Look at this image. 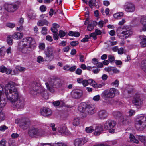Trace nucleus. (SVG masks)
Here are the masks:
<instances>
[{
    "label": "nucleus",
    "instance_id": "28",
    "mask_svg": "<svg viewBox=\"0 0 146 146\" xmlns=\"http://www.w3.org/2000/svg\"><path fill=\"white\" fill-rule=\"evenodd\" d=\"M48 22L47 20L43 19L39 20L37 24L38 26H42L44 25H48Z\"/></svg>",
    "mask_w": 146,
    "mask_h": 146
},
{
    "label": "nucleus",
    "instance_id": "56",
    "mask_svg": "<svg viewBox=\"0 0 146 146\" xmlns=\"http://www.w3.org/2000/svg\"><path fill=\"white\" fill-rule=\"evenodd\" d=\"M8 143L9 146H16L15 142L11 139L9 141Z\"/></svg>",
    "mask_w": 146,
    "mask_h": 146
},
{
    "label": "nucleus",
    "instance_id": "1",
    "mask_svg": "<svg viewBox=\"0 0 146 146\" xmlns=\"http://www.w3.org/2000/svg\"><path fill=\"white\" fill-rule=\"evenodd\" d=\"M19 85L11 82L5 85V94L7 100L11 102V106L17 109L23 108L25 101L23 97L20 95L17 89L15 87Z\"/></svg>",
    "mask_w": 146,
    "mask_h": 146
},
{
    "label": "nucleus",
    "instance_id": "54",
    "mask_svg": "<svg viewBox=\"0 0 146 146\" xmlns=\"http://www.w3.org/2000/svg\"><path fill=\"white\" fill-rule=\"evenodd\" d=\"M40 9L41 12H44L46 10V7L45 6L42 5L40 7Z\"/></svg>",
    "mask_w": 146,
    "mask_h": 146
},
{
    "label": "nucleus",
    "instance_id": "5",
    "mask_svg": "<svg viewBox=\"0 0 146 146\" xmlns=\"http://www.w3.org/2000/svg\"><path fill=\"white\" fill-rule=\"evenodd\" d=\"M135 125L137 130L143 131L146 127V117L143 115L138 116L135 120Z\"/></svg>",
    "mask_w": 146,
    "mask_h": 146
},
{
    "label": "nucleus",
    "instance_id": "14",
    "mask_svg": "<svg viewBox=\"0 0 146 146\" xmlns=\"http://www.w3.org/2000/svg\"><path fill=\"white\" fill-rule=\"evenodd\" d=\"M54 51V48L50 47H48L45 50V54L46 55V61H48L51 59V57L54 56L53 52Z\"/></svg>",
    "mask_w": 146,
    "mask_h": 146
},
{
    "label": "nucleus",
    "instance_id": "6",
    "mask_svg": "<svg viewBox=\"0 0 146 146\" xmlns=\"http://www.w3.org/2000/svg\"><path fill=\"white\" fill-rule=\"evenodd\" d=\"M28 133L29 136L32 137H41L45 133V131L42 129L35 127L29 128L28 130Z\"/></svg>",
    "mask_w": 146,
    "mask_h": 146
},
{
    "label": "nucleus",
    "instance_id": "49",
    "mask_svg": "<svg viewBox=\"0 0 146 146\" xmlns=\"http://www.w3.org/2000/svg\"><path fill=\"white\" fill-rule=\"evenodd\" d=\"M139 38L140 39V42L146 41V36L144 35H141L140 36Z\"/></svg>",
    "mask_w": 146,
    "mask_h": 146
},
{
    "label": "nucleus",
    "instance_id": "59",
    "mask_svg": "<svg viewBox=\"0 0 146 146\" xmlns=\"http://www.w3.org/2000/svg\"><path fill=\"white\" fill-rule=\"evenodd\" d=\"M43 58L40 56H39L37 58V61L38 63L42 62L43 61Z\"/></svg>",
    "mask_w": 146,
    "mask_h": 146
},
{
    "label": "nucleus",
    "instance_id": "63",
    "mask_svg": "<svg viewBox=\"0 0 146 146\" xmlns=\"http://www.w3.org/2000/svg\"><path fill=\"white\" fill-rule=\"evenodd\" d=\"M28 16L31 19H33L35 18L36 15L34 13H32L28 15Z\"/></svg>",
    "mask_w": 146,
    "mask_h": 146
},
{
    "label": "nucleus",
    "instance_id": "36",
    "mask_svg": "<svg viewBox=\"0 0 146 146\" xmlns=\"http://www.w3.org/2000/svg\"><path fill=\"white\" fill-rule=\"evenodd\" d=\"M80 120L79 118L76 117L74 118L73 122V125L75 126H78L79 124Z\"/></svg>",
    "mask_w": 146,
    "mask_h": 146
},
{
    "label": "nucleus",
    "instance_id": "52",
    "mask_svg": "<svg viewBox=\"0 0 146 146\" xmlns=\"http://www.w3.org/2000/svg\"><path fill=\"white\" fill-rule=\"evenodd\" d=\"M94 25L92 24H89L87 26L88 30L89 31L92 30L94 29Z\"/></svg>",
    "mask_w": 146,
    "mask_h": 146
},
{
    "label": "nucleus",
    "instance_id": "44",
    "mask_svg": "<svg viewBox=\"0 0 146 146\" xmlns=\"http://www.w3.org/2000/svg\"><path fill=\"white\" fill-rule=\"evenodd\" d=\"M16 69L17 70L20 72H23L25 70V69L24 67H22L19 66H18L16 67Z\"/></svg>",
    "mask_w": 146,
    "mask_h": 146
},
{
    "label": "nucleus",
    "instance_id": "39",
    "mask_svg": "<svg viewBox=\"0 0 146 146\" xmlns=\"http://www.w3.org/2000/svg\"><path fill=\"white\" fill-rule=\"evenodd\" d=\"M5 118V115L4 113L0 112V122L4 121Z\"/></svg>",
    "mask_w": 146,
    "mask_h": 146
},
{
    "label": "nucleus",
    "instance_id": "34",
    "mask_svg": "<svg viewBox=\"0 0 146 146\" xmlns=\"http://www.w3.org/2000/svg\"><path fill=\"white\" fill-rule=\"evenodd\" d=\"M68 35L70 36H74L76 37H78L80 35V33L78 32L70 31L69 32Z\"/></svg>",
    "mask_w": 146,
    "mask_h": 146
},
{
    "label": "nucleus",
    "instance_id": "47",
    "mask_svg": "<svg viewBox=\"0 0 146 146\" xmlns=\"http://www.w3.org/2000/svg\"><path fill=\"white\" fill-rule=\"evenodd\" d=\"M79 42L77 41H72L70 42V44L72 46H75L78 44Z\"/></svg>",
    "mask_w": 146,
    "mask_h": 146
},
{
    "label": "nucleus",
    "instance_id": "32",
    "mask_svg": "<svg viewBox=\"0 0 146 146\" xmlns=\"http://www.w3.org/2000/svg\"><path fill=\"white\" fill-rule=\"evenodd\" d=\"M91 85L94 88H101L102 86V84H97L93 79Z\"/></svg>",
    "mask_w": 146,
    "mask_h": 146
},
{
    "label": "nucleus",
    "instance_id": "17",
    "mask_svg": "<svg viewBox=\"0 0 146 146\" xmlns=\"http://www.w3.org/2000/svg\"><path fill=\"white\" fill-rule=\"evenodd\" d=\"M132 103L134 105L140 106L143 103V100L140 98L139 94H136L134 96L132 100Z\"/></svg>",
    "mask_w": 146,
    "mask_h": 146
},
{
    "label": "nucleus",
    "instance_id": "31",
    "mask_svg": "<svg viewBox=\"0 0 146 146\" xmlns=\"http://www.w3.org/2000/svg\"><path fill=\"white\" fill-rule=\"evenodd\" d=\"M13 38L14 39H20L22 38L21 34L19 32L15 33L12 36Z\"/></svg>",
    "mask_w": 146,
    "mask_h": 146
},
{
    "label": "nucleus",
    "instance_id": "58",
    "mask_svg": "<svg viewBox=\"0 0 146 146\" xmlns=\"http://www.w3.org/2000/svg\"><path fill=\"white\" fill-rule=\"evenodd\" d=\"M7 26L9 27L13 28L15 27V24L13 23H8L6 24Z\"/></svg>",
    "mask_w": 146,
    "mask_h": 146
},
{
    "label": "nucleus",
    "instance_id": "13",
    "mask_svg": "<svg viewBox=\"0 0 146 146\" xmlns=\"http://www.w3.org/2000/svg\"><path fill=\"white\" fill-rule=\"evenodd\" d=\"M82 95V91L80 90H73L70 93L71 97L74 99H80Z\"/></svg>",
    "mask_w": 146,
    "mask_h": 146
},
{
    "label": "nucleus",
    "instance_id": "30",
    "mask_svg": "<svg viewBox=\"0 0 146 146\" xmlns=\"http://www.w3.org/2000/svg\"><path fill=\"white\" fill-rule=\"evenodd\" d=\"M129 139L130 141L133 143L138 144L139 143V141L135 138V137L132 134H130Z\"/></svg>",
    "mask_w": 146,
    "mask_h": 146
},
{
    "label": "nucleus",
    "instance_id": "11",
    "mask_svg": "<svg viewBox=\"0 0 146 146\" xmlns=\"http://www.w3.org/2000/svg\"><path fill=\"white\" fill-rule=\"evenodd\" d=\"M22 46H26L29 45L32 46L34 45V46L36 45V42L34 39L31 37H28L23 38L21 40Z\"/></svg>",
    "mask_w": 146,
    "mask_h": 146
},
{
    "label": "nucleus",
    "instance_id": "7",
    "mask_svg": "<svg viewBox=\"0 0 146 146\" xmlns=\"http://www.w3.org/2000/svg\"><path fill=\"white\" fill-rule=\"evenodd\" d=\"M123 30L122 31L120 34L118 32L119 29L117 31V35L121 39H125L131 36L133 34V32L131 31L130 28L127 27H126L125 29H123Z\"/></svg>",
    "mask_w": 146,
    "mask_h": 146
},
{
    "label": "nucleus",
    "instance_id": "48",
    "mask_svg": "<svg viewBox=\"0 0 146 146\" xmlns=\"http://www.w3.org/2000/svg\"><path fill=\"white\" fill-rule=\"evenodd\" d=\"M119 84V81L116 80L114 82H113L111 83V85L113 86H115V87H117Z\"/></svg>",
    "mask_w": 146,
    "mask_h": 146
},
{
    "label": "nucleus",
    "instance_id": "62",
    "mask_svg": "<svg viewBox=\"0 0 146 146\" xmlns=\"http://www.w3.org/2000/svg\"><path fill=\"white\" fill-rule=\"evenodd\" d=\"M91 37H92L94 39H97L96 35L95 32L92 33L90 34Z\"/></svg>",
    "mask_w": 146,
    "mask_h": 146
},
{
    "label": "nucleus",
    "instance_id": "42",
    "mask_svg": "<svg viewBox=\"0 0 146 146\" xmlns=\"http://www.w3.org/2000/svg\"><path fill=\"white\" fill-rule=\"evenodd\" d=\"M66 33L65 32L63 31L60 30L59 31V36L60 38L64 37L66 35Z\"/></svg>",
    "mask_w": 146,
    "mask_h": 146
},
{
    "label": "nucleus",
    "instance_id": "51",
    "mask_svg": "<svg viewBox=\"0 0 146 146\" xmlns=\"http://www.w3.org/2000/svg\"><path fill=\"white\" fill-rule=\"evenodd\" d=\"M8 127L5 125H3L0 127V130L1 131H3L7 129Z\"/></svg>",
    "mask_w": 146,
    "mask_h": 146
},
{
    "label": "nucleus",
    "instance_id": "53",
    "mask_svg": "<svg viewBox=\"0 0 146 146\" xmlns=\"http://www.w3.org/2000/svg\"><path fill=\"white\" fill-rule=\"evenodd\" d=\"M47 30L46 28L45 27H42V33L44 35H45L47 34Z\"/></svg>",
    "mask_w": 146,
    "mask_h": 146
},
{
    "label": "nucleus",
    "instance_id": "43",
    "mask_svg": "<svg viewBox=\"0 0 146 146\" xmlns=\"http://www.w3.org/2000/svg\"><path fill=\"white\" fill-rule=\"evenodd\" d=\"M7 43L9 45H12V40L11 36H9L7 37Z\"/></svg>",
    "mask_w": 146,
    "mask_h": 146
},
{
    "label": "nucleus",
    "instance_id": "12",
    "mask_svg": "<svg viewBox=\"0 0 146 146\" xmlns=\"http://www.w3.org/2000/svg\"><path fill=\"white\" fill-rule=\"evenodd\" d=\"M30 122L27 118H23L21 119V122L19 125L20 127L24 130L26 129L30 126Z\"/></svg>",
    "mask_w": 146,
    "mask_h": 146
},
{
    "label": "nucleus",
    "instance_id": "3",
    "mask_svg": "<svg viewBox=\"0 0 146 146\" xmlns=\"http://www.w3.org/2000/svg\"><path fill=\"white\" fill-rule=\"evenodd\" d=\"M47 90L50 92L54 93L56 89L61 87L62 85L61 80L57 77L51 78L48 82L45 83Z\"/></svg>",
    "mask_w": 146,
    "mask_h": 146
},
{
    "label": "nucleus",
    "instance_id": "2",
    "mask_svg": "<svg viewBox=\"0 0 146 146\" xmlns=\"http://www.w3.org/2000/svg\"><path fill=\"white\" fill-rule=\"evenodd\" d=\"M78 109V111L82 112L81 115L83 118L86 117L88 115H93L96 111V109L94 105H87L85 102L81 103Z\"/></svg>",
    "mask_w": 146,
    "mask_h": 146
},
{
    "label": "nucleus",
    "instance_id": "40",
    "mask_svg": "<svg viewBox=\"0 0 146 146\" xmlns=\"http://www.w3.org/2000/svg\"><path fill=\"white\" fill-rule=\"evenodd\" d=\"M108 59L111 63H113L114 61L115 57L114 56L110 55L108 56Z\"/></svg>",
    "mask_w": 146,
    "mask_h": 146
},
{
    "label": "nucleus",
    "instance_id": "26",
    "mask_svg": "<svg viewBox=\"0 0 146 146\" xmlns=\"http://www.w3.org/2000/svg\"><path fill=\"white\" fill-rule=\"evenodd\" d=\"M3 88L1 85H0V107H4L5 105V103L3 100H1V98L3 94Z\"/></svg>",
    "mask_w": 146,
    "mask_h": 146
},
{
    "label": "nucleus",
    "instance_id": "19",
    "mask_svg": "<svg viewBox=\"0 0 146 146\" xmlns=\"http://www.w3.org/2000/svg\"><path fill=\"white\" fill-rule=\"evenodd\" d=\"M97 115L99 118L102 119L106 118L108 115L106 111L105 110H100L97 113Z\"/></svg>",
    "mask_w": 146,
    "mask_h": 146
},
{
    "label": "nucleus",
    "instance_id": "33",
    "mask_svg": "<svg viewBox=\"0 0 146 146\" xmlns=\"http://www.w3.org/2000/svg\"><path fill=\"white\" fill-rule=\"evenodd\" d=\"M42 146H52L48 143H44L42 144ZM53 146H67L66 144L62 143H55L53 144Z\"/></svg>",
    "mask_w": 146,
    "mask_h": 146
},
{
    "label": "nucleus",
    "instance_id": "25",
    "mask_svg": "<svg viewBox=\"0 0 146 146\" xmlns=\"http://www.w3.org/2000/svg\"><path fill=\"white\" fill-rule=\"evenodd\" d=\"M140 22L143 25L142 31H146V16H141Z\"/></svg>",
    "mask_w": 146,
    "mask_h": 146
},
{
    "label": "nucleus",
    "instance_id": "46",
    "mask_svg": "<svg viewBox=\"0 0 146 146\" xmlns=\"http://www.w3.org/2000/svg\"><path fill=\"white\" fill-rule=\"evenodd\" d=\"M80 60L81 62H84V59H86L84 56L82 55L81 53L79 54Z\"/></svg>",
    "mask_w": 146,
    "mask_h": 146
},
{
    "label": "nucleus",
    "instance_id": "60",
    "mask_svg": "<svg viewBox=\"0 0 146 146\" xmlns=\"http://www.w3.org/2000/svg\"><path fill=\"white\" fill-rule=\"evenodd\" d=\"M99 1L98 0H94V5L97 8H98L99 7Z\"/></svg>",
    "mask_w": 146,
    "mask_h": 146
},
{
    "label": "nucleus",
    "instance_id": "10",
    "mask_svg": "<svg viewBox=\"0 0 146 146\" xmlns=\"http://www.w3.org/2000/svg\"><path fill=\"white\" fill-rule=\"evenodd\" d=\"M115 92L116 89L114 88H110L109 90H106L103 92L102 96L105 100L109 98H113L115 96Z\"/></svg>",
    "mask_w": 146,
    "mask_h": 146
},
{
    "label": "nucleus",
    "instance_id": "9",
    "mask_svg": "<svg viewBox=\"0 0 146 146\" xmlns=\"http://www.w3.org/2000/svg\"><path fill=\"white\" fill-rule=\"evenodd\" d=\"M19 5L20 3L19 1H17L14 4H9L6 3L4 4V7L8 12H13L19 8Z\"/></svg>",
    "mask_w": 146,
    "mask_h": 146
},
{
    "label": "nucleus",
    "instance_id": "50",
    "mask_svg": "<svg viewBox=\"0 0 146 146\" xmlns=\"http://www.w3.org/2000/svg\"><path fill=\"white\" fill-rule=\"evenodd\" d=\"M39 48L40 49L43 50L45 48V44L44 43H41L39 44Z\"/></svg>",
    "mask_w": 146,
    "mask_h": 146
},
{
    "label": "nucleus",
    "instance_id": "15",
    "mask_svg": "<svg viewBox=\"0 0 146 146\" xmlns=\"http://www.w3.org/2000/svg\"><path fill=\"white\" fill-rule=\"evenodd\" d=\"M124 9L127 12H133L135 10L134 4L130 2H126L124 6Z\"/></svg>",
    "mask_w": 146,
    "mask_h": 146
},
{
    "label": "nucleus",
    "instance_id": "45",
    "mask_svg": "<svg viewBox=\"0 0 146 146\" xmlns=\"http://www.w3.org/2000/svg\"><path fill=\"white\" fill-rule=\"evenodd\" d=\"M6 141L5 139H2L0 141V146H6Z\"/></svg>",
    "mask_w": 146,
    "mask_h": 146
},
{
    "label": "nucleus",
    "instance_id": "8",
    "mask_svg": "<svg viewBox=\"0 0 146 146\" xmlns=\"http://www.w3.org/2000/svg\"><path fill=\"white\" fill-rule=\"evenodd\" d=\"M116 125V123L114 120L108 119L105 123L104 128L105 129L108 130L110 133H113L115 132V129L113 128Z\"/></svg>",
    "mask_w": 146,
    "mask_h": 146
},
{
    "label": "nucleus",
    "instance_id": "16",
    "mask_svg": "<svg viewBox=\"0 0 146 146\" xmlns=\"http://www.w3.org/2000/svg\"><path fill=\"white\" fill-rule=\"evenodd\" d=\"M32 46L26 45V46L19 45L18 49L22 53L26 54L30 53L31 50V47Z\"/></svg>",
    "mask_w": 146,
    "mask_h": 146
},
{
    "label": "nucleus",
    "instance_id": "27",
    "mask_svg": "<svg viewBox=\"0 0 146 146\" xmlns=\"http://www.w3.org/2000/svg\"><path fill=\"white\" fill-rule=\"evenodd\" d=\"M113 116L116 119H119L120 117L123 116V114L119 111H114L113 113Z\"/></svg>",
    "mask_w": 146,
    "mask_h": 146
},
{
    "label": "nucleus",
    "instance_id": "18",
    "mask_svg": "<svg viewBox=\"0 0 146 146\" xmlns=\"http://www.w3.org/2000/svg\"><path fill=\"white\" fill-rule=\"evenodd\" d=\"M40 113L41 115L44 117H48L51 115L52 112L51 110L46 108L40 109Z\"/></svg>",
    "mask_w": 146,
    "mask_h": 146
},
{
    "label": "nucleus",
    "instance_id": "22",
    "mask_svg": "<svg viewBox=\"0 0 146 146\" xmlns=\"http://www.w3.org/2000/svg\"><path fill=\"white\" fill-rule=\"evenodd\" d=\"M120 122L121 123L124 125H127L129 123V119L128 116H123L122 117L120 120Z\"/></svg>",
    "mask_w": 146,
    "mask_h": 146
},
{
    "label": "nucleus",
    "instance_id": "37",
    "mask_svg": "<svg viewBox=\"0 0 146 146\" xmlns=\"http://www.w3.org/2000/svg\"><path fill=\"white\" fill-rule=\"evenodd\" d=\"M123 12H120L114 14L113 16L115 18L119 19L120 17L123 16Z\"/></svg>",
    "mask_w": 146,
    "mask_h": 146
},
{
    "label": "nucleus",
    "instance_id": "20",
    "mask_svg": "<svg viewBox=\"0 0 146 146\" xmlns=\"http://www.w3.org/2000/svg\"><path fill=\"white\" fill-rule=\"evenodd\" d=\"M88 141V139L84 138L83 139H77L75 140L74 144L75 146H80L83 145Z\"/></svg>",
    "mask_w": 146,
    "mask_h": 146
},
{
    "label": "nucleus",
    "instance_id": "35",
    "mask_svg": "<svg viewBox=\"0 0 146 146\" xmlns=\"http://www.w3.org/2000/svg\"><path fill=\"white\" fill-rule=\"evenodd\" d=\"M141 66L142 70L146 72V60L142 61L141 62Z\"/></svg>",
    "mask_w": 146,
    "mask_h": 146
},
{
    "label": "nucleus",
    "instance_id": "55",
    "mask_svg": "<svg viewBox=\"0 0 146 146\" xmlns=\"http://www.w3.org/2000/svg\"><path fill=\"white\" fill-rule=\"evenodd\" d=\"M59 36V34L58 33H54L53 34V38L55 40H57L58 39V36Z\"/></svg>",
    "mask_w": 146,
    "mask_h": 146
},
{
    "label": "nucleus",
    "instance_id": "4",
    "mask_svg": "<svg viewBox=\"0 0 146 146\" xmlns=\"http://www.w3.org/2000/svg\"><path fill=\"white\" fill-rule=\"evenodd\" d=\"M30 92V94L33 96H35L41 94L42 96L45 98H46V96H45V90L36 82H33L31 85Z\"/></svg>",
    "mask_w": 146,
    "mask_h": 146
},
{
    "label": "nucleus",
    "instance_id": "29",
    "mask_svg": "<svg viewBox=\"0 0 146 146\" xmlns=\"http://www.w3.org/2000/svg\"><path fill=\"white\" fill-rule=\"evenodd\" d=\"M60 26L58 24L54 23L53 24V27L51 28V30L53 33H58V28H59Z\"/></svg>",
    "mask_w": 146,
    "mask_h": 146
},
{
    "label": "nucleus",
    "instance_id": "38",
    "mask_svg": "<svg viewBox=\"0 0 146 146\" xmlns=\"http://www.w3.org/2000/svg\"><path fill=\"white\" fill-rule=\"evenodd\" d=\"M136 136L137 138H138L139 140L142 142H143L146 140V138L145 136L137 135Z\"/></svg>",
    "mask_w": 146,
    "mask_h": 146
},
{
    "label": "nucleus",
    "instance_id": "61",
    "mask_svg": "<svg viewBox=\"0 0 146 146\" xmlns=\"http://www.w3.org/2000/svg\"><path fill=\"white\" fill-rule=\"evenodd\" d=\"M129 115L130 116H132L135 113V111L130 109L129 112Z\"/></svg>",
    "mask_w": 146,
    "mask_h": 146
},
{
    "label": "nucleus",
    "instance_id": "23",
    "mask_svg": "<svg viewBox=\"0 0 146 146\" xmlns=\"http://www.w3.org/2000/svg\"><path fill=\"white\" fill-rule=\"evenodd\" d=\"M12 72L11 69L7 68L4 66H0V72L2 73L6 72L7 74H10Z\"/></svg>",
    "mask_w": 146,
    "mask_h": 146
},
{
    "label": "nucleus",
    "instance_id": "24",
    "mask_svg": "<svg viewBox=\"0 0 146 146\" xmlns=\"http://www.w3.org/2000/svg\"><path fill=\"white\" fill-rule=\"evenodd\" d=\"M58 131L61 134H67L68 133L66 127L65 126H62L59 125L58 128Z\"/></svg>",
    "mask_w": 146,
    "mask_h": 146
},
{
    "label": "nucleus",
    "instance_id": "41",
    "mask_svg": "<svg viewBox=\"0 0 146 146\" xmlns=\"http://www.w3.org/2000/svg\"><path fill=\"white\" fill-rule=\"evenodd\" d=\"M87 133H90L94 131V128L92 126L86 127L85 129Z\"/></svg>",
    "mask_w": 146,
    "mask_h": 146
},
{
    "label": "nucleus",
    "instance_id": "21",
    "mask_svg": "<svg viewBox=\"0 0 146 146\" xmlns=\"http://www.w3.org/2000/svg\"><path fill=\"white\" fill-rule=\"evenodd\" d=\"M94 130V135L96 136L99 135L103 131V126L101 125L95 126Z\"/></svg>",
    "mask_w": 146,
    "mask_h": 146
},
{
    "label": "nucleus",
    "instance_id": "57",
    "mask_svg": "<svg viewBox=\"0 0 146 146\" xmlns=\"http://www.w3.org/2000/svg\"><path fill=\"white\" fill-rule=\"evenodd\" d=\"M76 68V66L75 65L72 66L70 67L69 68V71L70 72H72L74 71Z\"/></svg>",
    "mask_w": 146,
    "mask_h": 146
},
{
    "label": "nucleus",
    "instance_id": "64",
    "mask_svg": "<svg viewBox=\"0 0 146 146\" xmlns=\"http://www.w3.org/2000/svg\"><path fill=\"white\" fill-rule=\"evenodd\" d=\"M140 46L141 47H145L146 46V41H141L140 42Z\"/></svg>",
    "mask_w": 146,
    "mask_h": 146
}]
</instances>
